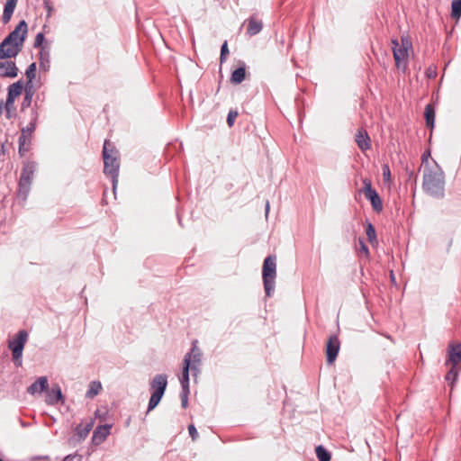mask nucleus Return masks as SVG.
I'll use <instances>...</instances> for the list:
<instances>
[{
	"label": "nucleus",
	"mask_w": 461,
	"mask_h": 461,
	"mask_svg": "<svg viewBox=\"0 0 461 461\" xmlns=\"http://www.w3.org/2000/svg\"><path fill=\"white\" fill-rule=\"evenodd\" d=\"M43 5H44L45 9L47 10V16L50 17L51 15L52 10H53V7L50 5V0H43Z\"/></svg>",
	"instance_id": "obj_42"
},
{
	"label": "nucleus",
	"mask_w": 461,
	"mask_h": 461,
	"mask_svg": "<svg viewBox=\"0 0 461 461\" xmlns=\"http://www.w3.org/2000/svg\"><path fill=\"white\" fill-rule=\"evenodd\" d=\"M0 461H4L2 458H0Z\"/></svg>",
	"instance_id": "obj_50"
},
{
	"label": "nucleus",
	"mask_w": 461,
	"mask_h": 461,
	"mask_svg": "<svg viewBox=\"0 0 461 461\" xmlns=\"http://www.w3.org/2000/svg\"><path fill=\"white\" fill-rule=\"evenodd\" d=\"M392 44L393 45V53L396 67L405 69L408 59V50L411 48V43L407 38L402 37L401 39V45L396 39L392 40Z\"/></svg>",
	"instance_id": "obj_6"
},
{
	"label": "nucleus",
	"mask_w": 461,
	"mask_h": 461,
	"mask_svg": "<svg viewBox=\"0 0 461 461\" xmlns=\"http://www.w3.org/2000/svg\"><path fill=\"white\" fill-rule=\"evenodd\" d=\"M59 402H63L64 397L59 384H53L50 390L46 391L45 402L49 405H55Z\"/></svg>",
	"instance_id": "obj_13"
},
{
	"label": "nucleus",
	"mask_w": 461,
	"mask_h": 461,
	"mask_svg": "<svg viewBox=\"0 0 461 461\" xmlns=\"http://www.w3.org/2000/svg\"><path fill=\"white\" fill-rule=\"evenodd\" d=\"M238 117V112L236 111H230L227 116V123L230 127H231L234 124L235 120Z\"/></svg>",
	"instance_id": "obj_38"
},
{
	"label": "nucleus",
	"mask_w": 461,
	"mask_h": 461,
	"mask_svg": "<svg viewBox=\"0 0 461 461\" xmlns=\"http://www.w3.org/2000/svg\"><path fill=\"white\" fill-rule=\"evenodd\" d=\"M202 351L197 347V340H194L192 343V348L190 352H188L184 359H186L189 357L190 360V369L193 372V375L196 376L200 372V366L202 363Z\"/></svg>",
	"instance_id": "obj_9"
},
{
	"label": "nucleus",
	"mask_w": 461,
	"mask_h": 461,
	"mask_svg": "<svg viewBox=\"0 0 461 461\" xmlns=\"http://www.w3.org/2000/svg\"><path fill=\"white\" fill-rule=\"evenodd\" d=\"M428 156H429V151H428L427 153H424L422 155V162L424 161H427L428 160Z\"/></svg>",
	"instance_id": "obj_46"
},
{
	"label": "nucleus",
	"mask_w": 461,
	"mask_h": 461,
	"mask_svg": "<svg viewBox=\"0 0 461 461\" xmlns=\"http://www.w3.org/2000/svg\"><path fill=\"white\" fill-rule=\"evenodd\" d=\"M340 341L336 335L330 336L326 344L327 362L332 364L339 354Z\"/></svg>",
	"instance_id": "obj_12"
},
{
	"label": "nucleus",
	"mask_w": 461,
	"mask_h": 461,
	"mask_svg": "<svg viewBox=\"0 0 461 461\" xmlns=\"http://www.w3.org/2000/svg\"><path fill=\"white\" fill-rule=\"evenodd\" d=\"M32 140V135L25 133V131L21 130V134L18 140V153L21 157L25 156V154L30 150Z\"/></svg>",
	"instance_id": "obj_16"
},
{
	"label": "nucleus",
	"mask_w": 461,
	"mask_h": 461,
	"mask_svg": "<svg viewBox=\"0 0 461 461\" xmlns=\"http://www.w3.org/2000/svg\"><path fill=\"white\" fill-rule=\"evenodd\" d=\"M359 245H360V250L363 252L366 256L369 255V249L367 246L365 244L364 240L359 239Z\"/></svg>",
	"instance_id": "obj_44"
},
{
	"label": "nucleus",
	"mask_w": 461,
	"mask_h": 461,
	"mask_svg": "<svg viewBox=\"0 0 461 461\" xmlns=\"http://www.w3.org/2000/svg\"><path fill=\"white\" fill-rule=\"evenodd\" d=\"M355 141L362 151H366L371 148V140L367 131L364 129H359L357 131L355 136Z\"/></svg>",
	"instance_id": "obj_18"
},
{
	"label": "nucleus",
	"mask_w": 461,
	"mask_h": 461,
	"mask_svg": "<svg viewBox=\"0 0 461 461\" xmlns=\"http://www.w3.org/2000/svg\"><path fill=\"white\" fill-rule=\"evenodd\" d=\"M276 276V258L273 255L267 256L263 263L262 277L264 289L267 297L272 296L275 290V280Z\"/></svg>",
	"instance_id": "obj_4"
},
{
	"label": "nucleus",
	"mask_w": 461,
	"mask_h": 461,
	"mask_svg": "<svg viewBox=\"0 0 461 461\" xmlns=\"http://www.w3.org/2000/svg\"><path fill=\"white\" fill-rule=\"evenodd\" d=\"M243 24H247V34L250 37L257 35L263 29L262 21L258 19L256 15H251Z\"/></svg>",
	"instance_id": "obj_14"
},
{
	"label": "nucleus",
	"mask_w": 461,
	"mask_h": 461,
	"mask_svg": "<svg viewBox=\"0 0 461 461\" xmlns=\"http://www.w3.org/2000/svg\"><path fill=\"white\" fill-rule=\"evenodd\" d=\"M2 112H3V105H2V104H0V115L2 114Z\"/></svg>",
	"instance_id": "obj_49"
},
{
	"label": "nucleus",
	"mask_w": 461,
	"mask_h": 461,
	"mask_svg": "<svg viewBox=\"0 0 461 461\" xmlns=\"http://www.w3.org/2000/svg\"><path fill=\"white\" fill-rule=\"evenodd\" d=\"M451 16L454 19H459L461 16V0H454L451 4Z\"/></svg>",
	"instance_id": "obj_32"
},
{
	"label": "nucleus",
	"mask_w": 461,
	"mask_h": 461,
	"mask_svg": "<svg viewBox=\"0 0 461 461\" xmlns=\"http://www.w3.org/2000/svg\"><path fill=\"white\" fill-rule=\"evenodd\" d=\"M366 233L367 239H368L370 243H373L374 241L376 240L375 229L372 225V223H370V222L367 223Z\"/></svg>",
	"instance_id": "obj_33"
},
{
	"label": "nucleus",
	"mask_w": 461,
	"mask_h": 461,
	"mask_svg": "<svg viewBox=\"0 0 461 461\" xmlns=\"http://www.w3.org/2000/svg\"><path fill=\"white\" fill-rule=\"evenodd\" d=\"M188 394H189V390H182L181 393H180V398H181V405L184 409H185L187 406H188Z\"/></svg>",
	"instance_id": "obj_37"
},
{
	"label": "nucleus",
	"mask_w": 461,
	"mask_h": 461,
	"mask_svg": "<svg viewBox=\"0 0 461 461\" xmlns=\"http://www.w3.org/2000/svg\"><path fill=\"white\" fill-rule=\"evenodd\" d=\"M382 170H383L384 181L385 183H390L391 182V171H390L389 166L387 164L383 165Z\"/></svg>",
	"instance_id": "obj_36"
},
{
	"label": "nucleus",
	"mask_w": 461,
	"mask_h": 461,
	"mask_svg": "<svg viewBox=\"0 0 461 461\" xmlns=\"http://www.w3.org/2000/svg\"><path fill=\"white\" fill-rule=\"evenodd\" d=\"M422 187L429 195L441 199L445 195V174L435 162L433 167H425Z\"/></svg>",
	"instance_id": "obj_1"
},
{
	"label": "nucleus",
	"mask_w": 461,
	"mask_h": 461,
	"mask_svg": "<svg viewBox=\"0 0 461 461\" xmlns=\"http://www.w3.org/2000/svg\"><path fill=\"white\" fill-rule=\"evenodd\" d=\"M44 41V35L43 33L41 32H39L36 37H35V41H34V47L35 48H39L42 45V42Z\"/></svg>",
	"instance_id": "obj_41"
},
{
	"label": "nucleus",
	"mask_w": 461,
	"mask_h": 461,
	"mask_svg": "<svg viewBox=\"0 0 461 461\" xmlns=\"http://www.w3.org/2000/svg\"><path fill=\"white\" fill-rule=\"evenodd\" d=\"M228 54H229L228 45H227V41H225L221 48V56H220L221 62H223V60L226 59Z\"/></svg>",
	"instance_id": "obj_39"
},
{
	"label": "nucleus",
	"mask_w": 461,
	"mask_h": 461,
	"mask_svg": "<svg viewBox=\"0 0 461 461\" xmlns=\"http://www.w3.org/2000/svg\"><path fill=\"white\" fill-rule=\"evenodd\" d=\"M38 116V112L35 109H32L31 121L26 127L22 128V131H25V133L33 135L37 126Z\"/></svg>",
	"instance_id": "obj_25"
},
{
	"label": "nucleus",
	"mask_w": 461,
	"mask_h": 461,
	"mask_svg": "<svg viewBox=\"0 0 461 461\" xmlns=\"http://www.w3.org/2000/svg\"><path fill=\"white\" fill-rule=\"evenodd\" d=\"M14 101H15V100H12V102L10 103V102H9V98H8V97L6 98V102H5V110H6V112H7V113H10V111H11L12 109H14Z\"/></svg>",
	"instance_id": "obj_45"
},
{
	"label": "nucleus",
	"mask_w": 461,
	"mask_h": 461,
	"mask_svg": "<svg viewBox=\"0 0 461 461\" xmlns=\"http://www.w3.org/2000/svg\"><path fill=\"white\" fill-rule=\"evenodd\" d=\"M37 168V164L33 161H25L23 163L19 183H18V196L25 201L31 191L34 173Z\"/></svg>",
	"instance_id": "obj_3"
},
{
	"label": "nucleus",
	"mask_w": 461,
	"mask_h": 461,
	"mask_svg": "<svg viewBox=\"0 0 461 461\" xmlns=\"http://www.w3.org/2000/svg\"><path fill=\"white\" fill-rule=\"evenodd\" d=\"M16 4L12 2H6L4 8V13L2 16V20L4 23H7L14 14V11L15 9Z\"/></svg>",
	"instance_id": "obj_28"
},
{
	"label": "nucleus",
	"mask_w": 461,
	"mask_h": 461,
	"mask_svg": "<svg viewBox=\"0 0 461 461\" xmlns=\"http://www.w3.org/2000/svg\"><path fill=\"white\" fill-rule=\"evenodd\" d=\"M27 34V23L24 20L21 21L15 29L5 38V42L14 41L23 47Z\"/></svg>",
	"instance_id": "obj_10"
},
{
	"label": "nucleus",
	"mask_w": 461,
	"mask_h": 461,
	"mask_svg": "<svg viewBox=\"0 0 461 461\" xmlns=\"http://www.w3.org/2000/svg\"><path fill=\"white\" fill-rule=\"evenodd\" d=\"M6 2H12V3L16 4V3H17V0H6Z\"/></svg>",
	"instance_id": "obj_48"
},
{
	"label": "nucleus",
	"mask_w": 461,
	"mask_h": 461,
	"mask_svg": "<svg viewBox=\"0 0 461 461\" xmlns=\"http://www.w3.org/2000/svg\"><path fill=\"white\" fill-rule=\"evenodd\" d=\"M104 173L110 176L113 182V188L115 190L119 176V152L109 141L105 140L103 147Z\"/></svg>",
	"instance_id": "obj_2"
},
{
	"label": "nucleus",
	"mask_w": 461,
	"mask_h": 461,
	"mask_svg": "<svg viewBox=\"0 0 461 461\" xmlns=\"http://www.w3.org/2000/svg\"><path fill=\"white\" fill-rule=\"evenodd\" d=\"M102 390V384L99 381H93L89 384V388L86 393V397L89 399H93L95 397L100 391Z\"/></svg>",
	"instance_id": "obj_27"
},
{
	"label": "nucleus",
	"mask_w": 461,
	"mask_h": 461,
	"mask_svg": "<svg viewBox=\"0 0 461 461\" xmlns=\"http://www.w3.org/2000/svg\"><path fill=\"white\" fill-rule=\"evenodd\" d=\"M189 370L190 369V360L189 357L183 360V370H182V377L180 378V383L182 386V390H189Z\"/></svg>",
	"instance_id": "obj_22"
},
{
	"label": "nucleus",
	"mask_w": 461,
	"mask_h": 461,
	"mask_svg": "<svg viewBox=\"0 0 461 461\" xmlns=\"http://www.w3.org/2000/svg\"><path fill=\"white\" fill-rule=\"evenodd\" d=\"M23 88H25V86L21 80L10 85L7 93L9 102L11 103L12 100H15L16 97H18L23 93Z\"/></svg>",
	"instance_id": "obj_21"
},
{
	"label": "nucleus",
	"mask_w": 461,
	"mask_h": 461,
	"mask_svg": "<svg viewBox=\"0 0 461 461\" xmlns=\"http://www.w3.org/2000/svg\"><path fill=\"white\" fill-rule=\"evenodd\" d=\"M315 453L319 461H330V454L323 446L316 447Z\"/></svg>",
	"instance_id": "obj_30"
},
{
	"label": "nucleus",
	"mask_w": 461,
	"mask_h": 461,
	"mask_svg": "<svg viewBox=\"0 0 461 461\" xmlns=\"http://www.w3.org/2000/svg\"><path fill=\"white\" fill-rule=\"evenodd\" d=\"M424 115L426 120V125L432 129L435 123V110L432 104H429L426 105Z\"/></svg>",
	"instance_id": "obj_26"
},
{
	"label": "nucleus",
	"mask_w": 461,
	"mask_h": 461,
	"mask_svg": "<svg viewBox=\"0 0 461 461\" xmlns=\"http://www.w3.org/2000/svg\"><path fill=\"white\" fill-rule=\"evenodd\" d=\"M167 385V377L166 375H157L150 382V390L152 391L148 405V412L155 409L163 397Z\"/></svg>",
	"instance_id": "obj_5"
},
{
	"label": "nucleus",
	"mask_w": 461,
	"mask_h": 461,
	"mask_svg": "<svg viewBox=\"0 0 461 461\" xmlns=\"http://www.w3.org/2000/svg\"><path fill=\"white\" fill-rule=\"evenodd\" d=\"M22 47L14 41L5 42V39L0 43V59L14 58L21 51Z\"/></svg>",
	"instance_id": "obj_11"
},
{
	"label": "nucleus",
	"mask_w": 461,
	"mask_h": 461,
	"mask_svg": "<svg viewBox=\"0 0 461 461\" xmlns=\"http://www.w3.org/2000/svg\"><path fill=\"white\" fill-rule=\"evenodd\" d=\"M34 95V87L33 86H25L24 88V96L21 104L22 111L30 107L32 102V97Z\"/></svg>",
	"instance_id": "obj_23"
},
{
	"label": "nucleus",
	"mask_w": 461,
	"mask_h": 461,
	"mask_svg": "<svg viewBox=\"0 0 461 461\" xmlns=\"http://www.w3.org/2000/svg\"><path fill=\"white\" fill-rule=\"evenodd\" d=\"M25 76L28 79L26 86H33L32 80L34 79V77L36 76V64L35 63H32L31 65H29V67L27 68V69L25 71Z\"/></svg>",
	"instance_id": "obj_31"
},
{
	"label": "nucleus",
	"mask_w": 461,
	"mask_h": 461,
	"mask_svg": "<svg viewBox=\"0 0 461 461\" xmlns=\"http://www.w3.org/2000/svg\"><path fill=\"white\" fill-rule=\"evenodd\" d=\"M363 185V192L365 196L370 201L374 211L377 212H381L383 210L382 201L377 192L372 188V183L370 179L364 178Z\"/></svg>",
	"instance_id": "obj_8"
},
{
	"label": "nucleus",
	"mask_w": 461,
	"mask_h": 461,
	"mask_svg": "<svg viewBox=\"0 0 461 461\" xmlns=\"http://www.w3.org/2000/svg\"><path fill=\"white\" fill-rule=\"evenodd\" d=\"M268 211H269V203H268V202H267V203H266V214H267V213H268Z\"/></svg>",
	"instance_id": "obj_47"
},
{
	"label": "nucleus",
	"mask_w": 461,
	"mask_h": 461,
	"mask_svg": "<svg viewBox=\"0 0 461 461\" xmlns=\"http://www.w3.org/2000/svg\"><path fill=\"white\" fill-rule=\"evenodd\" d=\"M447 362L454 366L461 363V344L449 345Z\"/></svg>",
	"instance_id": "obj_20"
},
{
	"label": "nucleus",
	"mask_w": 461,
	"mask_h": 461,
	"mask_svg": "<svg viewBox=\"0 0 461 461\" xmlns=\"http://www.w3.org/2000/svg\"><path fill=\"white\" fill-rule=\"evenodd\" d=\"M457 373H458L457 366H452L451 368L449 369V371L446 375V380L447 382H450L451 384H453V383L457 378Z\"/></svg>",
	"instance_id": "obj_34"
},
{
	"label": "nucleus",
	"mask_w": 461,
	"mask_h": 461,
	"mask_svg": "<svg viewBox=\"0 0 461 461\" xmlns=\"http://www.w3.org/2000/svg\"><path fill=\"white\" fill-rule=\"evenodd\" d=\"M188 432L194 441L198 438V432L194 424L188 426Z\"/></svg>",
	"instance_id": "obj_40"
},
{
	"label": "nucleus",
	"mask_w": 461,
	"mask_h": 461,
	"mask_svg": "<svg viewBox=\"0 0 461 461\" xmlns=\"http://www.w3.org/2000/svg\"><path fill=\"white\" fill-rule=\"evenodd\" d=\"M28 339V333L26 330H20L17 335L9 341V348L12 350L13 358L17 366L22 365V356L24 345Z\"/></svg>",
	"instance_id": "obj_7"
},
{
	"label": "nucleus",
	"mask_w": 461,
	"mask_h": 461,
	"mask_svg": "<svg viewBox=\"0 0 461 461\" xmlns=\"http://www.w3.org/2000/svg\"><path fill=\"white\" fill-rule=\"evenodd\" d=\"M50 61V53L49 51L45 50L44 48L41 49L40 53V67H46V65L49 64Z\"/></svg>",
	"instance_id": "obj_35"
},
{
	"label": "nucleus",
	"mask_w": 461,
	"mask_h": 461,
	"mask_svg": "<svg viewBox=\"0 0 461 461\" xmlns=\"http://www.w3.org/2000/svg\"><path fill=\"white\" fill-rule=\"evenodd\" d=\"M48 388V378L46 376H41L27 388V392L32 395H35L37 393L46 392Z\"/></svg>",
	"instance_id": "obj_17"
},
{
	"label": "nucleus",
	"mask_w": 461,
	"mask_h": 461,
	"mask_svg": "<svg viewBox=\"0 0 461 461\" xmlns=\"http://www.w3.org/2000/svg\"><path fill=\"white\" fill-rule=\"evenodd\" d=\"M94 426V420H90L87 422L85 427H82V425H79L76 429V432L80 438H86L88 435V433L91 431Z\"/></svg>",
	"instance_id": "obj_29"
},
{
	"label": "nucleus",
	"mask_w": 461,
	"mask_h": 461,
	"mask_svg": "<svg viewBox=\"0 0 461 461\" xmlns=\"http://www.w3.org/2000/svg\"><path fill=\"white\" fill-rule=\"evenodd\" d=\"M246 77V68L243 64L241 67L236 68L230 76V82L234 85L240 84Z\"/></svg>",
	"instance_id": "obj_24"
},
{
	"label": "nucleus",
	"mask_w": 461,
	"mask_h": 461,
	"mask_svg": "<svg viewBox=\"0 0 461 461\" xmlns=\"http://www.w3.org/2000/svg\"><path fill=\"white\" fill-rule=\"evenodd\" d=\"M18 75V68L13 61L0 62V77H16Z\"/></svg>",
	"instance_id": "obj_15"
},
{
	"label": "nucleus",
	"mask_w": 461,
	"mask_h": 461,
	"mask_svg": "<svg viewBox=\"0 0 461 461\" xmlns=\"http://www.w3.org/2000/svg\"><path fill=\"white\" fill-rule=\"evenodd\" d=\"M111 428L112 426L108 424L98 426L94 431L93 441L96 444L104 442L110 434Z\"/></svg>",
	"instance_id": "obj_19"
},
{
	"label": "nucleus",
	"mask_w": 461,
	"mask_h": 461,
	"mask_svg": "<svg viewBox=\"0 0 461 461\" xmlns=\"http://www.w3.org/2000/svg\"><path fill=\"white\" fill-rule=\"evenodd\" d=\"M62 461H81V456L77 454L68 455Z\"/></svg>",
	"instance_id": "obj_43"
}]
</instances>
